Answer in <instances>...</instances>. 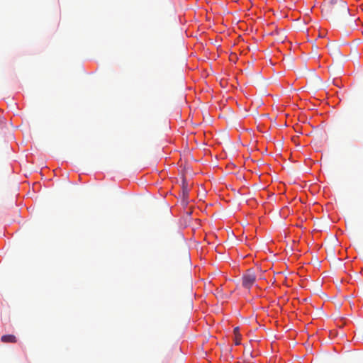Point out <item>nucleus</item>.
Segmentation results:
<instances>
[{"label":"nucleus","mask_w":363,"mask_h":363,"mask_svg":"<svg viewBox=\"0 0 363 363\" xmlns=\"http://www.w3.org/2000/svg\"><path fill=\"white\" fill-rule=\"evenodd\" d=\"M322 12L328 17L340 18L349 15V9L343 0H329L322 6Z\"/></svg>","instance_id":"1"},{"label":"nucleus","mask_w":363,"mask_h":363,"mask_svg":"<svg viewBox=\"0 0 363 363\" xmlns=\"http://www.w3.org/2000/svg\"><path fill=\"white\" fill-rule=\"evenodd\" d=\"M256 281V275L255 272L250 269H248L242 277V285L246 289H250Z\"/></svg>","instance_id":"2"},{"label":"nucleus","mask_w":363,"mask_h":363,"mask_svg":"<svg viewBox=\"0 0 363 363\" xmlns=\"http://www.w3.org/2000/svg\"><path fill=\"white\" fill-rule=\"evenodd\" d=\"M1 340L4 343H15L17 342V338L13 335H4L1 336Z\"/></svg>","instance_id":"3"},{"label":"nucleus","mask_w":363,"mask_h":363,"mask_svg":"<svg viewBox=\"0 0 363 363\" xmlns=\"http://www.w3.org/2000/svg\"><path fill=\"white\" fill-rule=\"evenodd\" d=\"M182 194H183L184 198H186V199L188 198L189 189H188L187 186L184 184V182L183 183V186H182Z\"/></svg>","instance_id":"4"},{"label":"nucleus","mask_w":363,"mask_h":363,"mask_svg":"<svg viewBox=\"0 0 363 363\" xmlns=\"http://www.w3.org/2000/svg\"><path fill=\"white\" fill-rule=\"evenodd\" d=\"M240 336H235V345H240Z\"/></svg>","instance_id":"5"},{"label":"nucleus","mask_w":363,"mask_h":363,"mask_svg":"<svg viewBox=\"0 0 363 363\" xmlns=\"http://www.w3.org/2000/svg\"><path fill=\"white\" fill-rule=\"evenodd\" d=\"M238 331H239V328H235L234 329V333H235V336H240V335L238 334Z\"/></svg>","instance_id":"6"}]
</instances>
